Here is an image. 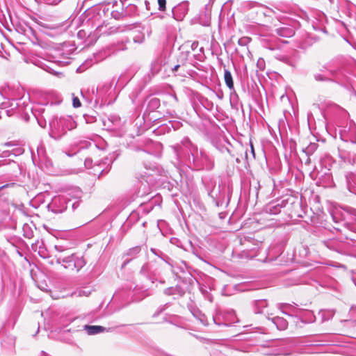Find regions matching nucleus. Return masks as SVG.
<instances>
[{
    "label": "nucleus",
    "instance_id": "nucleus-1",
    "mask_svg": "<svg viewBox=\"0 0 356 356\" xmlns=\"http://www.w3.org/2000/svg\"><path fill=\"white\" fill-rule=\"evenodd\" d=\"M50 136L54 139H60L68 130L76 127V123L70 116L56 118L50 124Z\"/></svg>",
    "mask_w": 356,
    "mask_h": 356
},
{
    "label": "nucleus",
    "instance_id": "nucleus-2",
    "mask_svg": "<svg viewBox=\"0 0 356 356\" xmlns=\"http://www.w3.org/2000/svg\"><path fill=\"white\" fill-rule=\"evenodd\" d=\"M56 263L61 264L65 268L75 272H78L86 264L82 257H78L73 254L65 257H56Z\"/></svg>",
    "mask_w": 356,
    "mask_h": 356
},
{
    "label": "nucleus",
    "instance_id": "nucleus-3",
    "mask_svg": "<svg viewBox=\"0 0 356 356\" xmlns=\"http://www.w3.org/2000/svg\"><path fill=\"white\" fill-rule=\"evenodd\" d=\"M341 138L346 142L356 143V127L355 124H350L348 128L344 127L340 131Z\"/></svg>",
    "mask_w": 356,
    "mask_h": 356
},
{
    "label": "nucleus",
    "instance_id": "nucleus-4",
    "mask_svg": "<svg viewBox=\"0 0 356 356\" xmlns=\"http://www.w3.org/2000/svg\"><path fill=\"white\" fill-rule=\"evenodd\" d=\"M346 185L348 191L356 194V175L349 172L346 175Z\"/></svg>",
    "mask_w": 356,
    "mask_h": 356
},
{
    "label": "nucleus",
    "instance_id": "nucleus-5",
    "mask_svg": "<svg viewBox=\"0 0 356 356\" xmlns=\"http://www.w3.org/2000/svg\"><path fill=\"white\" fill-rule=\"evenodd\" d=\"M339 156L344 161L350 164H353L356 160V154L347 152L344 149L339 150Z\"/></svg>",
    "mask_w": 356,
    "mask_h": 356
},
{
    "label": "nucleus",
    "instance_id": "nucleus-6",
    "mask_svg": "<svg viewBox=\"0 0 356 356\" xmlns=\"http://www.w3.org/2000/svg\"><path fill=\"white\" fill-rule=\"evenodd\" d=\"M276 33L283 38H291L294 35L295 31L293 28L289 26H282L275 29Z\"/></svg>",
    "mask_w": 356,
    "mask_h": 356
},
{
    "label": "nucleus",
    "instance_id": "nucleus-7",
    "mask_svg": "<svg viewBox=\"0 0 356 356\" xmlns=\"http://www.w3.org/2000/svg\"><path fill=\"white\" fill-rule=\"evenodd\" d=\"M105 327L99 325H85L84 330L88 334H96L105 330Z\"/></svg>",
    "mask_w": 356,
    "mask_h": 356
},
{
    "label": "nucleus",
    "instance_id": "nucleus-8",
    "mask_svg": "<svg viewBox=\"0 0 356 356\" xmlns=\"http://www.w3.org/2000/svg\"><path fill=\"white\" fill-rule=\"evenodd\" d=\"M273 323L279 330H285L288 326V322L282 317L276 316L272 318Z\"/></svg>",
    "mask_w": 356,
    "mask_h": 356
},
{
    "label": "nucleus",
    "instance_id": "nucleus-9",
    "mask_svg": "<svg viewBox=\"0 0 356 356\" xmlns=\"http://www.w3.org/2000/svg\"><path fill=\"white\" fill-rule=\"evenodd\" d=\"M224 79H225L226 86L230 90H233L234 89V81H233L232 76L231 72L227 69H225V70H224Z\"/></svg>",
    "mask_w": 356,
    "mask_h": 356
},
{
    "label": "nucleus",
    "instance_id": "nucleus-10",
    "mask_svg": "<svg viewBox=\"0 0 356 356\" xmlns=\"http://www.w3.org/2000/svg\"><path fill=\"white\" fill-rule=\"evenodd\" d=\"M90 294V291L87 289H78L74 291L72 294V297H82L88 296Z\"/></svg>",
    "mask_w": 356,
    "mask_h": 356
},
{
    "label": "nucleus",
    "instance_id": "nucleus-11",
    "mask_svg": "<svg viewBox=\"0 0 356 356\" xmlns=\"http://www.w3.org/2000/svg\"><path fill=\"white\" fill-rule=\"evenodd\" d=\"M280 309L286 314L288 312H296L295 308L289 304H282L280 305Z\"/></svg>",
    "mask_w": 356,
    "mask_h": 356
},
{
    "label": "nucleus",
    "instance_id": "nucleus-12",
    "mask_svg": "<svg viewBox=\"0 0 356 356\" xmlns=\"http://www.w3.org/2000/svg\"><path fill=\"white\" fill-rule=\"evenodd\" d=\"M188 10L187 6L184 3L179 4L177 7H175L173 10V12L181 11L184 15L186 13Z\"/></svg>",
    "mask_w": 356,
    "mask_h": 356
},
{
    "label": "nucleus",
    "instance_id": "nucleus-13",
    "mask_svg": "<svg viewBox=\"0 0 356 356\" xmlns=\"http://www.w3.org/2000/svg\"><path fill=\"white\" fill-rule=\"evenodd\" d=\"M314 79L317 81H330V79L324 76L323 75H322L321 74H314Z\"/></svg>",
    "mask_w": 356,
    "mask_h": 356
},
{
    "label": "nucleus",
    "instance_id": "nucleus-14",
    "mask_svg": "<svg viewBox=\"0 0 356 356\" xmlns=\"http://www.w3.org/2000/svg\"><path fill=\"white\" fill-rule=\"evenodd\" d=\"M72 105L74 108H79L81 106V102L79 100V99L74 96V94H72Z\"/></svg>",
    "mask_w": 356,
    "mask_h": 356
},
{
    "label": "nucleus",
    "instance_id": "nucleus-15",
    "mask_svg": "<svg viewBox=\"0 0 356 356\" xmlns=\"http://www.w3.org/2000/svg\"><path fill=\"white\" fill-rule=\"evenodd\" d=\"M159 10L165 11L166 8V0H158Z\"/></svg>",
    "mask_w": 356,
    "mask_h": 356
},
{
    "label": "nucleus",
    "instance_id": "nucleus-16",
    "mask_svg": "<svg viewBox=\"0 0 356 356\" xmlns=\"http://www.w3.org/2000/svg\"><path fill=\"white\" fill-rule=\"evenodd\" d=\"M140 251V248L138 247V246H136V247H134L131 249H130L128 252V255H136L137 254H138Z\"/></svg>",
    "mask_w": 356,
    "mask_h": 356
},
{
    "label": "nucleus",
    "instance_id": "nucleus-17",
    "mask_svg": "<svg viewBox=\"0 0 356 356\" xmlns=\"http://www.w3.org/2000/svg\"><path fill=\"white\" fill-rule=\"evenodd\" d=\"M17 106H18V104L15 101L12 102L10 104V106L12 107L11 110H6L5 111L6 115L8 116H10L12 115L11 111H13L14 109H15L17 107Z\"/></svg>",
    "mask_w": 356,
    "mask_h": 356
},
{
    "label": "nucleus",
    "instance_id": "nucleus-18",
    "mask_svg": "<svg viewBox=\"0 0 356 356\" xmlns=\"http://www.w3.org/2000/svg\"><path fill=\"white\" fill-rule=\"evenodd\" d=\"M250 41L248 38H241L238 40V43L239 45L245 46Z\"/></svg>",
    "mask_w": 356,
    "mask_h": 356
},
{
    "label": "nucleus",
    "instance_id": "nucleus-19",
    "mask_svg": "<svg viewBox=\"0 0 356 356\" xmlns=\"http://www.w3.org/2000/svg\"><path fill=\"white\" fill-rule=\"evenodd\" d=\"M112 16L117 19H119L120 18H122L124 17V15L122 13H120L117 11H113L111 13Z\"/></svg>",
    "mask_w": 356,
    "mask_h": 356
},
{
    "label": "nucleus",
    "instance_id": "nucleus-20",
    "mask_svg": "<svg viewBox=\"0 0 356 356\" xmlns=\"http://www.w3.org/2000/svg\"><path fill=\"white\" fill-rule=\"evenodd\" d=\"M61 0H46L47 3H48V4H57Z\"/></svg>",
    "mask_w": 356,
    "mask_h": 356
},
{
    "label": "nucleus",
    "instance_id": "nucleus-21",
    "mask_svg": "<svg viewBox=\"0 0 356 356\" xmlns=\"http://www.w3.org/2000/svg\"><path fill=\"white\" fill-rule=\"evenodd\" d=\"M172 289L171 288H169V289H166L164 291V293L166 294V295H171L172 293Z\"/></svg>",
    "mask_w": 356,
    "mask_h": 356
},
{
    "label": "nucleus",
    "instance_id": "nucleus-22",
    "mask_svg": "<svg viewBox=\"0 0 356 356\" xmlns=\"http://www.w3.org/2000/svg\"><path fill=\"white\" fill-rule=\"evenodd\" d=\"M197 46H198V42H194L191 44V48H192V49L194 50V49H195L197 47Z\"/></svg>",
    "mask_w": 356,
    "mask_h": 356
},
{
    "label": "nucleus",
    "instance_id": "nucleus-23",
    "mask_svg": "<svg viewBox=\"0 0 356 356\" xmlns=\"http://www.w3.org/2000/svg\"><path fill=\"white\" fill-rule=\"evenodd\" d=\"M179 67H180V65H176L172 68V71H173V72H176V71L178 70V68H179Z\"/></svg>",
    "mask_w": 356,
    "mask_h": 356
},
{
    "label": "nucleus",
    "instance_id": "nucleus-24",
    "mask_svg": "<svg viewBox=\"0 0 356 356\" xmlns=\"http://www.w3.org/2000/svg\"><path fill=\"white\" fill-rule=\"evenodd\" d=\"M55 248H56V250L57 251H59V252H62V251H63V249H62V248H61L60 246H57V245H56V246H55Z\"/></svg>",
    "mask_w": 356,
    "mask_h": 356
},
{
    "label": "nucleus",
    "instance_id": "nucleus-25",
    "mask_svg": "<svg viewBox=\"0 0 356 356\" xmlns=\"http://www.w3.org/2000/svg\"><path fill=\"white\" fill-rule=\"evenodd\" d=\"M8 186V184H6V185H3V186H1L0 187V191H1L3 188H6Z\"/></svg>",
    "mask_w": 356,
    "mask_h": 356
},
{
    "label": "nucleus",
    "instance_id": "nucleus-26",
    "mask_svg": "<svg viewBox=\"0 0 356 356\" xmlns=\"http://www.w3.org/2000/svg\"><path fill=\"white\" fill-rule=\"evenodd\" d=\"M157 102H158V99H154L152 100V104H154V103L156 104Z\"/></svg>",
    "mask_w": 356,
    "mask_h": 356
},
{
    "label": "nucleus",
    "instance_id": "nucleus-27",
    "mask_svg": "<svg viewBox=\"0 0 356 356\" xmlns=\"http://www.w3.org/2000/svg\"><path fill=\"white\" fill-rule=\"evenodd\" d=\"M56 199L55 198V199H54V200H53V204H54L56 203Z\"/></svg>",
    "mask_w": 356,
    "mask_h": 356
},
{
    "label": "nucleus",
    "instance_id": "nucleus-28",
    "mask_svg": "<svg viewBox=\"0 0 356 356\" xmlns=\"http://www.w3.org/2000/svg\"><path fill=\"white\" fill-rule=\"evenodd\" d=\"M251 148H252V153L254 154V149H253V147L252 146V147H251Z\"/></svg>",
    "mask_w": 356,
    "mask_h": 356
},
{
    "label": "nucleus",
    "instance_id": "nucleus-29",
    "mask_svg": "<svg viewBox=\"0 0 356 356\" xmlns=\"http://www.w3.org/2000/svg\"><path fill=\"white\" fill-rule=\"evenodd\" d=\"M257 64L261 65V63H259V61L257 62Z\"/></svg>",
    "mask_w": 356,
    "mask_h": 356
},
{
    "label": "nucleus",
    "instance_id": "nucleus-30",
    "mask_svg": "<svg viewBox=\"0 0 356 356\" xmlns=\"http://www.w3.org/2000/svg\"><path fill=\"white\" fill-rule=\"evenodd\" d=\"M257 64L261 65V63H259V61L257 62Z\"/></svg>",
    "mask_w": 356,
    "mask_h": 356
}]
</instances>
